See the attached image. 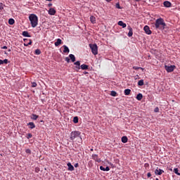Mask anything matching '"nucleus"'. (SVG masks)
I'll return each instance as SVG.
<instances>
[{"label": "nucleus", "instance_id": "cd10ccee", "mask_svg": "<svg viewBox=\"0 0 180 180\" xmlns=\"http://www.w3.org/2000/svg\"><path fill=\"white\" fill-rule=\"evenodd\" d=\"M31 119L32 120H37V119H39V115L36 114H32V117H31Z\"/></svg>", "mask_w": 180, "mask_h": 180}, {"label": "nucleus", "instance_id": "4be33fe9", "mask_svg": "<svg viewBox=\"0 0 180 180\" xmlns=\"http://www.w3.org/2000/svg\"><path fill=\"white\" fill-rule=\"evenodd\" d=\"M22 36H24V37H30V34H29L27 31L22 32Z\"/></svg>", "mask_w": 180, "mask_h": 180}, {"label": "nucleus", "instance_id": "4c0bfd02", "mask_svg": "<svg viewBox=\"0 0 180 180\" xmlns=\"http://www.w3.org/2000/svg\"><path fill=\"white\" fill-rule=\"evenodd\" d=\"M115 6L117 9H122V7L120 6V4H119V3L116 4Z\"/></svg>", "mask_w": 180, "mask_h": 180}, {"label": "nucleus", "instance_id": "a878e982", "mask_svg": "<svg viewBox=\"0 0 180 180\" xmlns=\"http://www.w3.org/2000/svg\"><path fill=\"white\" fill-rule=\"evenodd\" d=\"M130 92H131V90H130L129 89H126L124 91V95H130Z\"/></svg>", "mask_w": 180, "mask_h": 180}, {"label": "nucleus", "instance_id": "a19ab883", "mask_svg": "<svg viewBox=\"0 0 180 180\" xmlns=\"http://www.w3.org/2000/svg\"><path fill=\"white\" fill-rule=\"evenodd\" d=\"M65 61H67L68 63H70V58L66 57V58H65Z\"/></svg>", "mask_w": 180, "mask_h": 180}, {"label": "nucleus", "instance_id": "8fccbe9b", "mask_svg": "<svg viewBox=\"0 0 180 180\" xmlns=\"http://www.w3.org/2000/svg\"><path fill=\"white\" fill-rule=\"evenodd\" d=\"M0 9H4V7H0Z\"/></svg>", "mask_w": 180, "mask_h": 180}, {"label": "nucleus", "instance_id": "c03bdc74", "mask_svg": "<svg viewBox=\"0 0 180 180\" xmlns=\"http://www.w3.org/2000/svg\"><path fill=\"white\" fill-rule=\"evenodd\" d=\"M147 176H148V178H150V177L151 176V173H150V172H148V173L147 174Z\"/></svg>", "mask_w": 180, "mask_h": 180}, {"label": "nucleus", "instance_id": "f03ea898", "mask_svg": "<svg viewBox=\"0 0 180 180\" xmlns=\"http://www.w3.org/2000/svg\"><path fill=\"white\" fill-rule=\"evenodd\" d=\"M29 20L32 27H36L39 25V17L36 14H30L29 15Z\"/></svg>", "mask_w": 180, "mask_h": 180}, {"label": "nucleus", "instance_id": "09e8293b", "mask_svg": "<svg viewBox=\"0 0 180 180\" xmlns=\"http://www.w3.org/2000/svg\"><path fill=\"white\" fill-rule=\"evenodd\" d=\"M46 1H49V2H51V1H53V0H46Z\"/></svg>", "mask_w": 180, "mask_h": 180}, {"label": "nucleus", "instance_id": "4468645a", "mask_svg": "<svg viewBox=\"0 0 180 180\" xmlns=\"http://www.w3.org/2000/svg\"><path fill=\"white\" fill-rule=\"evenodd\" d=\"M61 43H63V41L60 39H57V40L54 44L56 46V47H58V46H60V44H61Z\"/></svg>", "mask_w": 180, "mask_h": 180}, {"label": "nucleus", "instance_id": "b1692460", "mask_svg": "<svg viewBox=\"0 0 180 180\" xmlns=\"http://www.w3.org/2000/svg\"><path fill=\"white\" fill-rule=\"evenodd\" d=\"M8 59H4V60L0 59V65H2V64H8Z\"/></svg>", "mask_w": 180, "mask_h": 180}, {"label": "nucleus", "instance_id": "473e14b6", "mask_svg": "<svg viewBox=\"0 0 180 180\" xmlns=\"http://www.w3.org/2000/svg\"><path fill=\"white\" fill-rule=\"evenodd\" d=\"M110 95L111 96H117V93L115 91H112Z\"/></svg>", "mask_w": 180, "mask_h": 180}, {"label": "nucleus", "instance_id": "f8f14e48", "mask_svg": "<svg viewBox=\"0 0 180 180\" xmlns=\"http://www.w3.org/2000/svg\"><path fill=\"white\" fill-rule=\"evenodd\" d=\"M128 30H129L128 32V37H131V36H133V28H131V27L129 26Z\"/></svg>", "mask_w": 180, "mask_h": 180}, {"label": "nucleus", "instance_id": "20e7f679", "mask_svg": "<svg viewBox=\"0 0 180 180\" xmlns=\"http://www.w3.org/2000/svg\"><path fill=\"white\" fill-rule=\"evenodd\" d=\"M89 47L92 54L96 56V54H98V45H96V44H89Z\"/></svg>", "mask_w": 180, "mask_h": 180}, {"label": "nucleus", "instance_id": "bb28decb", "mask_svg": "<svg viewBox=\"0 0 180 180\" xmlns=\"http://www.w3.org/2000/svg\"><path fill=\"white\" fill-rule=\"evenodd\" d=\"M136 99H137V101H141V99H143V94L139 93L136 96Z\"/></svg>", "mask_w": 180, "mask_h": 180}, {"label": "nucleus", "instance_id": "49530a36", "mask_svg": "<svg viewBox=\"0 0 180 180\" xmlns=\"http://www.w3.org/2000/svg\"><path fill=\"white\" fill-rule=\"evenodd\" d=\"M136 1V2H140V1H141V0H135Z\"/></svg>", "mask_w": 180, "mask_h": 180}, {"label": "nucleus", "instance_id": "e433bc0d", "mask_svg": "<svg viewBox=\"0 0 180 180\" xmlns=\"http://www.w3.org/2000/svg\"><path fill=\"white\" fill-rule=\"evenodd\" d=\"M133 69L136 70H143V68H139V67H136V66H134Z\"/></svg>", "mask_w": 180, "mask_h": 180}, {"label": "nucleus", "instance_id": "3c124183", "mask_svg": "<svg viewBox=\"0 0 180 180\" xmlns=\"http://www.w3.org/2000/svg\"><path fill=\"white\" fill-rule=\"evenodd\" d=\"M84 74H88V72H85Z\"/></svg>", "mask_w": 180, "mask_h": 180}, {"label": "nucleus", "instance_id": "603ef678", "mask_svg": "<svg viewBox=\"0 0 180 180\" xmlns=\"http://www.w3.org/2000/svg\"><path fill=\"white\" fill-rule=\"evenodd\" d=\"M155 180H160V179H158V178H156Z\"/></svg>", "mask_w": 180, "mask_h": 180}, {"label": "nucleus", "instance_id": "f704fd0d", "mask_svg": "<svg viewBox=\"0 0 180 180\" xmlns=\"http://www.w3.org/2000/svg\"><path fill=\"white\" fill-rule=\"evenodd\" d=\"M36 86H37V83L36 82H32V88H36Z\"/></svg>", "mask_w": 180, "mask_h": 180}, {"label": "nucleus", "instance_id": "412c9836", "mask_svg": "<svg viewBox=\"0 0 180 180\" xmlns=\"http://www.w3.org/2000/svg\"><path fill=\"white\" fill-rule=\"evenodd\" d=\"M92 158L94 160V161H97L98 162H99V158H98V155L94 154L92 155Z\"/></svg>", "mask_w": 180, "mask_h": 180}, {"label": "nucleus", "instance_id": "dca6fc26", "mask_svg": "<svg viewBox=\"0 0 180 180\" xmlns=\"http://www.w3.org/2000/svg\"><path fill=\"white\" fill-rule=\"evenodd\" d=\"M121 140H122V142L124 143H127V141H129V139H127V136H122Z\"/></svg>", "mask_w": 180, "mask_h": 180}, {"label": "nucleus", "instance_id": "5701e85b", "mask_svg": "<svg viewBox=\"0 0 180 180\" xmlns=\"http://www.w3.org/2000/svg\"><path fill=\"white\" fill-rule=\"evenodd\" d=\"M63 49V53H70V49H68L67 46L64 45Z\"/></svg>", "mask_w": 180, "mask_h": 180}, {"label": "nucleus", "instance_id": "6ab92c4d", "mask_svg": "<svg viewBox=\"0 0 180 180\" xmlns=\"http://www.w3.org/2000/svg\"><path fill=\"white\" fill-rule=\"evenodd\" d=\"M100 169L101 171H110V168H109V167H106L105 168L103 167V166H101L100 167Z\"/></svg>", "mask_w": 180, "mask_h": 180}, {"label": "nucleus", "instance_id": "aec40b11", "mask_svg": "<svg viewBox=\"0 0 180 180\" xmlns=\"http://www.w3.org/2000/svg\"><path fill=\"white\" fill-rule=\"evenodd\" d=\"M118 25L119 26H122V27H123L124 29L127 26L126 23L123 22V21H119Z\"/></svg>", "mask_w": 180, "mask_h": 180}, {"label": "nucleus", "instance_id": "9b49d317", "mask_svg": "<svg viewBox=\"0 0 180 180\" xmlns=\"http://www.w3.org/2000/svg\"><path fill=\"white\" fill-rule=\"evenodd\" d=\"M163 5L165 8H171L172 4L171 2L166 1H164Z\"/></svg>", "mask_w": 180, "mask_h": 180}, {"label": "nucleus", "instance_id": "c85d7f7f", "mask_svg": "<svg viewBox=\"0 0 180 180\" xmlns=\"http://www.w3.org/2000/svg\"><path fill=\"white\" fill-rule=\"evenodd\" d=\"M138 85H139V86H143V85H144V80H143V79L139 80V81L138 82Z\"/></svg>", "mask_w": 180, "mask_h": 180}, {"label": "nucleus", "instance_id": "a18cd8bd", "mask_svg": "<svg viewBox=\"0 0 180 180\" xmlns=\"http://www.w3.org/2000/svg\"><path fill=\"white\" fill-rule=\"evenodd\" d=\"M49 6L50 7V6H53V4H49Z\"/></svg>", "mask_w": 180, "mask_h": 180}, {"label": "nucleus", "instance_id": "7ed1b4c3", "mask_svg": "<svg viewBox=\"0 0 180 180\" xmlns=\"http://www.w3.org/2000/svg\"><path fill=\"white\" fill-rule=\"evenodd\" d=\"M79 137L80 140H82L81 138V132L79 131H73L70 134V140L74 141L75 139H78Z\"/></svg>", "mask_w": 180, "mask_h": 180}, {"label": "nucleus", "instance_id": "6e6552de", "mask_svg": "<svg viewBox=\"0 0 180 180\" xmlns=\"http://www.w3.org/2000/svg\"><path fill=\"white\" fill-rule=\"evenodd\" d=\"M48 13H49V15H51V16L56 15V9H54L53 8H49Z\"/></svg>", "mask_w": 180, "mask_h": 180}, {"label": "nucleus", "instance_id": "0eeeda50", "mask_svg": "<svg viewBox=\"0 0 180 180\" xmlns=\"http://www.w3.org/2000/svg\"><path fill=\"white\" fill-rule=\"evenodd\" d=\"M24 41H25L24 46L25 47H27V46H31L32 43V39H24Z\"/></svg>", "mask_w": 180, "mask_h": 180}, {"label": "nucleus", "instance_id": "a211bd4d", "mask_svg": "<svg viewBox=\"0 0 180 180\" xmlns=\"http://www.w3.org/2000/svg\"><path fill=\"white\" fill-rule=\"evenodd\" d=\"M90 21L94 25V24L96 23V18L94 16H91L90 17Z\"/></svg>", "mask_w": 180, "mask_h": 180}, {"label": "nucleus", "instance_id": "79ce46f5", "mask_svg": "<svg viewBox=\"0 0 180 180\" xmlns=\"http://www.w3.org/2000/svg\"><path fill=\"white\" fill-rule=\"evenodd\" d=\"M1 49H2L3 50H7V49H8V46H4L1 47Z\"/></svg>", "mask_w": 180, "mask_h": 180}, {"label": "nucleus", "instance_id": "f257e3e1", "mask_svg": "<svg viewBox=\"0 0 180 180\" xmlns=\"http://www.w3.org/2000/svg\"><path fill=\"white\" fill-rule=\"evenodd\" d=\"M165 22H164V19L160 18L155 20V27L157 30H164L165 29Z\"/></svg>", "mask_w": 180, "mask_h": 180}, {"label": "nucleus", "instance_id": "c756f323", "mask_svg": "<svg viewBox=\"0 0 180 180\" xmlns=\"http://www.w3.org/2000/svg\"><path fill=\"white\" fill-rule=\"evenodd\" d=\"M8 24L9 25H14L15 24V20L13 18H10L8 20Z\"/></svg>", "mask_w": 180, "mask_h": 180}, {"label": "nucleus", "instance_id": "7c9ffc66", "mask_svg": "<svg viewBox=\"0 0 180 180\" xmlns=\"http://www.w3.org/2000/svg\"><path fill=\"white\" fill-rule=\"evenodd\" d=\"M34 54H36V56H40V54H41V51H40V49H36Z\"/></svg>", "mask_w": 180, "mask_h": 180}, {"label": "nucleus", "instance_id": "ddd939ff", "mask_svg": "<svg viewBox=\"0 0 180 180\" xmlns=\"http://www.w3.org/2000/svg\"><path fill=\"white\" fill-rule=\"evenodd\" d=\"M74 64H75V65H76V66H75V68H76L77 70H81V62L77 61V62H75Z\"/></svg>", "mask_w": 180, "mask_h": 180}, {"label": "nucleus", "instance_id": "37998d69", "mask_svg": "<svg viewBox=\"0 0 180 180\" xmlns=\"http://www.w3.org/2000/svg\"><path fill=\"white\" fill-rule=\"evenodd\" d=\"M78 167H79V164L76 163V164L75 165V168H78Z\"/></svg>", "mask_w": 180, "mask_h": 180}, {"label": "nucleus", "instance_id": "de8ad7c7", "mask_svg": "<svg viewBox=\"0 0 180 180\" xmlns=\"http://www.w3.org/2000/svg\"><path fill=\"white\" fill-rule=\"evenodd\" d=\"M107 1V2H110V1H112V0H106Z\"/></svg>", "mask_w": 180, "mask_h": 180}, {"label": "nucleus", "instance_id": "c9c22d12", "mask_svg": "<svg viewBox=\"0 0 180 180\" xmlns=\"http://www.w3.org/2000/svg\"><path fill=\"white\" fill-rule=\"evenodd\" d=\"M73 122H74L75 123H78V117H75L73 118Z\"/></svg>", "mask_w": 180, "mask_h": 180}, {"label": "nucleus", "instance_id": "393cba45", "mask_svg": "<svg viewBox=\"0 0 180 180\" xmlns=\"http://www.w3.org/2000/svg\"><path fill=\"white\" fill-rule=\"evenodd\" d=\"M80 68H82V70H88V68H89V66H88V65L83 64L80 66Z\"/></svg>", "mask_w": 180, "mask_h": 180}, {"label": "nucleus", "instance_id": "864d4df0", "mask_svg": "<svg viewBox=\"0 0 180 180\" xmlns=\"http://www.w3.org/2000/svg\"><path fill=\"white\" fill-rule=\"evenodd\" d=\"M8 52H11V49H8Z\"/></svg>", "mask_w": 180, "mask_h": 180}, {"label": "nucleus", "instance_id": "1a4fd4ad", "mask_svg": "<svg viewBox=\"0 0 180 180\" xmlns=\"http://www.w3.org/2000/svg\"><path fill=\"white\" fill-rule=\"evenodd\" d=\"M164 172V170L161 169H158L157 168L155 170V175H162Z\"/></svg>", "mask_w": 180, "mask_h": 180}, {"label": "nucleus", "instance_id": "ea45409f", "mask_svg": "<svg viewBox=\"0 0 180 180\" xmlns=\"http://www.w3.org/2000/svg\"><path fill=\"white\" fill-rule=\"evenodd\" d=\"M25 152L27 153V154H31L32 153V150H30V149H26Z\"/></svg>", "mask_w": 180, "mask_h": 180}, {"label": "nucleus", "instance_id": "58836bf2", "mask_svg": "<svg viewBox=\"0 0 180 180\" xmlns=\"http://www.w3.org/2000/svg\"><path fill=\"white\" fill-rule=\"evenodd\" d=\"M154 112H155V113H158V112H160V108H158V107H156L154 110Z\"/></svg>", "mask_w": 180, "mask_h": 180}, {"label": "nucleus", "instance_id": "9d476101", "mask_svg": "<svg viewBox=\"0 0 180 180\" xmlns=\"http://www.w3.org/2000/svg\"><path fill=\"white\" fill-rule=\"evenodd\" d=\"M67 165H68V171H74V169H75L74 168V166H72V165H71V162H68L67 164Z\"/></svg>", "mask_w": 180, "mask_h": 180}, {"label": "nucleus", "instance_id": "72a5a7b5", "mask_svg": "<svg viewBox=\"0 0 180 180\" xmlns=\"http://www.w3.org/2000/svg\"><path fill=\"white\" fill-rule=\"evenodd\" d=\"M26 137L29 140V139H32V137H33V135L32 134H27Z\"/></svg>", "mask_w": 180, "mask_h": 180}, {"label": "nucleus", "instance_id": "39448f33", "mask_svg": "<svg viewBox=\"0 0 180 180\" xmlns=\"http://www.w3.org/2000/svg\"><path fill=\"white\" fill-rule=\"evenodd\" d=\"M175 68H176L175 65H170V66H168L167 65H165V69L167 72H172L174 70H175Z\"/></svg>", "mask_w": 180, "mask_h": 180}, {"label": "nucleus", "instance_id": "423d86ee", "mask_svg": "<svg viewBox=\"0 0 180 180\" xmlns=\"http://www.w3.org/2000/svg\"><path fill=\"white\" fill-rule=\"evenodd\" d=\"M143 30H144L145 33H146V34H151V33H152L151 30H150V27H148V25H146L143 27Z\"/></svg>", "mask_w": 180, "mask_h": 180}, {"label": "nucleus", "instance_id": "f3484780", "mask_svg": "<svg viewBox=\"0 0 180 180\" xmlns=\"http://www.w3.org/2000/svg\"><path fill=\"white\" fill-rule=\"evenodd\" d=\"M69 57H70L72 63H75V56H74V54H70Z\"/></svg>", "mask_w": 180, "mask_h": 180}, {"label": "nucleus", "instance_id": "2f4dec72", "mask_svg": "<svg viewBox=\"0 0 180 180\" xmlns=\"http://www.w3.org/2000/svg\"><path fill=\"white\" fill-rule=\"evenodd\" d=\"M173 172L174 174H176V175H180L179 169H178V168H174Z\"/></svg>", "mask_w": 180, "mask_h": 180}, {"label": "nucleus", "instance_id": "2eb2a0df", "mask_svg": "<svg viewBox=\"0 0 180 180\" xmlns=\"http://www.w3.org/2000/svg\"><path fill=\"white\" fill-rule=\"evenodd\" d=\"M27 126H29V129H34L36 127L34 122H29Z\"/></svg>", "mask_w": 180, "mask_h": 180}]
</instances>
